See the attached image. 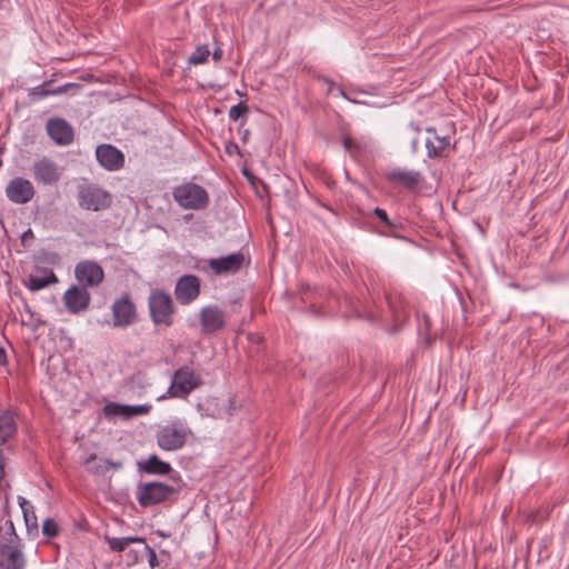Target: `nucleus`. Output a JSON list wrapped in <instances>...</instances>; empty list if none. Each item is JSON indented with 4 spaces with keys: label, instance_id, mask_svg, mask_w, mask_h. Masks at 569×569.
Here are the masks:
<instances>
[{
    "label": "nucleus",
    "instance_id": "2f4dec72",
    "mask_svg": "<svg viewBox=\"0 0 569 569\" xmlns=\"http://www.w3.org/2000/svg\"><path fill=\"white\" fill-rule=\"evenodd\" d=\"M59 527L52 518H47L42 523V533L47 538H54L58 536Z\"/></svg>",
    "mask_w": 569,
    "mask_h": 569
},
{
    "label": "nucleus",
    "instance_id": "6ab92c4d",
    "mask_svg": "<svg viewBox=\"0 0 569 569\" xmlns=\"http://www.w3.org/2000/svg\"><path fill=\"white\" fill-rule=\"evenodd\" d=\"M24 563L19 543H4L0 547V569H23Z\"/></svg>",
    "mask_w": 569,
    "mask_h": 569
},
{
    "label": "nucleus",
    "instance_id": "9d476101",
    "mask_svg": "<svg viewBox=\"0 0 569 569\" xmlns=\"http://www.w3.org/2000/svg\"><path fill=\"white\" fill-rule=\"evenodd\" d=\"M96 159L107 171H118L124 167V153L110 143H101L96 148Z\"/></svg>",
    "mask_w": 569,
    "mask_h": 569
},
{
    "label": "nucleus",
    "instance_id": "c756f323",
    "mask_svg": "<svg viewBox=\"0 0 569 569\" xmlns=\"http://www.w3.org/2000/svg\"><path fill=\"white\" fill-rule=\"evenodd\" d=\"M123 409V416L127 418L133 417V416H140L146 415L150 411L151 406L149 405H123V407H120Z\"/></svg>",
    "mask_w": 569,
    "mask_h": 569
},
{
    "label": "nucleus",
    "instance_id": "f257e3e1",
    "mask_svg": "<svg viewBox=\"0 0 569 569\" xmlns=\"http://www.w3.org/2000/svg\"><path fill=\"white\" fill-rule=\"evenodd\" d=\"M170 479L173 481V485L162 481L140 482L137 486L136 492L140 507L148 508L166 502H176L184 483L178 472L171 475Z\"/></svg>",
    "mask_w": 569,
    "mask_h": 569
},
{
    "label": "nucleus",
    "instance_id": "423d86ee",
    "mask_svg": "<svg viewBox=\"0 0 569 569\" xmlns=\"http://www.w3.org/2000/svg\"><path fill=\"white\" fill-rule=\"evenodd\" d=\"M78 203L86 210L101 211L111 206L112 197L108 191L100 187L89 184L79 189Z\"/></svg>",
    "mask_w": 569,
    "mask_h": 569
},
{
    "label": "nucleus",
    "instance_id": "bb28decb",
    "mask_svg": "<svg viewBox=\"0 0 569 569\" xmlns=\"http://www.w3.org/2000/svg\"><path fill=\"white\" fill-rule=\"evenodd\" d=\"M373 214L389 229V232L387 233L388 236H396V232L402 229V224L400 222H395L389 219L385 209L376 207Z\"/></svg>",
    "mask_w": 569,
    "mask_h": 569
},
{
    "label": "nucleus",
    "instance_id": "f3484780",
    "mask_svg": "<svg viewBox=\"0 0 569 569\" xmlns=\"http://www.w3.org/2000/svg\"><path fill=\"white\" fill-rule=\"evenodd\" d=\"M48 136L58 146H69L74 139L72 126L63 118H51L47 121Z\"/></svg>",
    "mask_w": 569,
    "mask_h": 569
},
{
    "label": "nucleus",
    "instance_id": "20e7f679",
    "mask_svg": "<svg viewBox=\"0 0 569 569\" xmlns=\"http://www.w3.org/2000/svg\"><path fill=\"white\" fill-rule=\"evenodd\" d=\"M172 197L183 209L202 210L209 204L207 190L202 186L192 182L174 187Z\"/></svg>",
    "mask_w": 569,
    "mask_h": 569
},
{
    "label": "nucleus",
    "instance_id": "412c9836",
    "mask_svg": "<svg viewBox=\"0 0 569 569\" xmlns=\"http://www.w3.org/2000/svg\"><path fill=\"white\" fill-rule=\"evenodd\" d=\"M387 180L398 182L407 190L415 191L423 180V177L420 171L393 169L387 173Z\"/></svg>",
    "mask_w": 569,
    "mask_h": 569
},
{
    "label": "nucleus",
    "instance_id": "393cba45",
    "mask_svg": "<svg viewBox=\"0 0 569 569\" xmlns=\"http://www.w3.org/2000/svg\"><path fill=\"white\" fill-rule=\"evenodd\" d=\"M342 144L346 151H348L352 157H357L361 151L366 150L369 146L367 141H362L348 136H345L342 138Z\"/></svg>",
    "mask_w": 569,
    "mask_h": 569
},
{
    "label": "nucleus",
    "instance_id": "6e6552de",
    "mask_svg": "<svg viewBox=\"0 0 569 569\" xmlns=\"http://www.w3.org/2000/svg\"><path fill=\"white\" fill-rule=\"evenodd\" d=\"M32 177L38 184L54 186L61 179V169L52 159L42 157L31 168Z\"/></svg>",
    "mask_w": 569,
    "mask_h": 569
},
{
    "label": "nucleus",
    "instance_id": "a18cd8bd",
    "mask_svg": "<svg viewBox=\"0 0 569 569\" xmlns=\"http://www.w3.org/2000/svg\"><path fill=\"white\" fill-rule=\"evenodd\" d=\"M8 363V357L4 348L0 346V367Z\"/></svg>",
    "mask_w": 569,
    "mask_h": 569
},
{
    "label": "nucleus",
    "instance_id": "a878e982",
    "mask_svg": "<svg viewBox=\"0 0 569 569\" xmlns=\"http://www.w3.org/2000/svg\"><path fill=\"white\" fill-rule=\"evenodd\" d=\"M210 53L211 52H210L208 44H200L189 56L188 63L190 66L203 64L208 61Z\"/></svg>",
    "mask_w": 569,
    "mask_h": 569
},
{
    "label": "nucleus",
    "instance_id": "c9c22d12",
    "mask_svg": "<svg viewBox=\"0 0 569 569\" xmlns=\"http://www.w3.org/2000/svg\"><path fill=\"white\" fill-rule=\"evenodd\" d=\"M119 407H123V405L113 403V402L107 403L103 407V412L106 416H118V415L123 416V409H121Z\"/></svg>",
    "mask_w": 569,
    "mask_h": 569
},
{
    "label": "nucleus",
    "instance_id": "4468645a",
    "mask_svg": "<svg viewBox=\"0 0 569 569\" xmlns=\"http://www.w3.org/2000/svg\"><path fill=\"white\" fill-rule=\"evenodd\" d=\"M385 298L393 322V331H397L409 318L408 301L401 293L397 291L386 292Z\"/></svg>",
    "mask_w": 569,
    "mask_h": 569
},
{
    "label": "nucleus",
    "instance_id": "b1692460",
    "mask_svg": "<svg viewBox=\"0 0 569 569\" xmlns=\"http://www.w3.org/2000/svg\"><path fill=\"white\" fill-rule=\"evenodd\" d=\"M104 541L108 543L109 548L113 552H122L124 551L129 545L131 543H144V538L142 537H109L104 536Z\"/></svg>",
    "mask_w": 569,
    "mask_h": 569
},
{
    "label": "nucleus",
    "instance_id": "f704fd0d",
    "mask_svg": "<svg viewBox=\"0 0 569 569\" xmlns=\"http://www.w3.org/2000/svg\"><path fill=\"white\" fill-rule=\"evenodd\" d=\"M141 553H144L142 551V548L141 549H130V550H128L127 553H126V562H127V565L128 566L136 565L139 561Z\"/></svg>",
    "mask_w": 569,
    "mask_h": 569
},
{
    "label": "nucleus",
    "instance_id": "4be33fe9",
    "mask_svg": "<svg viewBox=\"0 0 569 569\" xmlns=\"http://www.w3.org/2000/svg\"><path fill=\"white\" fill-rule=\"evenodd\" d=\"M137 468L140 472L153 476H167L172 471L171 465L161 460L157 455H151L144 460H139Z\"/></svg>",
    "mask_w": 569,
    "mask_h": 569
},
{
    "label": "nucleus",
    "instance_id": "a19ab883",
    "mask_svg": "<svg viewBox=\"0 0 569 569\" xmlns=\"http://www.w3.org/2000/svg\"><path fill=\"white\" fill-rule=\"evenodd\" d=\"M27 528H28V530H30L31 528L32 529L38 528L37 517H36L33 507H30V509H29V527H27Z\"/></svg>",
    "mask_w": 569,
    "mask_h": 569
},
{
    "label": "nucleus",
    "instance_id": "79ce46f5",
    "mask_svg": "<svg viewBox=\"0 0 569 569\" xmlns=\"http://www.w3.org/2000/svg\"><path fill=\"white\" fill-rule=\"evenodd\" d=\"M317 79L328 86L327 93H330L333 90V88L336 86L333 80H331L330 78H328L326 76H318Z\"/></svg>",
    "mask_w": 569,
    "mask_h": 569
},
{
    "label": "nucleus",
    "instance_id": "473e14b6",
    "mask_svg": "<svg viewBox=\"0 0 569 569\" xmlns=\"http://www.w3.org/2000/svg\"><path fill=\"white\" fill-rule=\"evenodd\" d=\"M140 545L142 546V551L148 557L149 566L152 569L156 568L159 565L156 551L147 543L146 540H144V543H140Z\"/></svg>",
    "mask_w": 569,
    "mask_h": 569
},
{
    "label": "nucleus",
    "instance_id": "39448f33",
    "mask_svg": "<svg viewBox=\"0 0 569 569\" xmlns=\"http://www.w3.org/2000/svg\"><path fill=\"white\" fill-rule=\"evenodd\" d=\"M188 433L189 430L184 422L181 420L171 421L157 430V445L164 451H177L186 445Z\"/></svg>",
    "mask_w": 569,
    "mask_h": 569
},
{
    "label": "nucleus",
    "instance_id": "c03bdc74",
    "mask_svg": "<svg viewBox=\"0 0 569 569\" xmlns=\"http://www.w3.org/2000/svg\"><path fill=\"white\" fill-rule=\"evenodd\" d=\"M211 54H212V59L216 62H219L222 59V57H223V50L220 47H217V48L213 49Z\"/></svg>",
    "mask_w": 569,
    "mask_h": 569
},
{
    "label": "nucleus",
    "instance_id": "f8f14e48",
    "mask_svg": "<svg viewBox=\"0 0 569 569\" xmlns=\"http://www.w3.org/2000/svg\"><path fill=\"white\" fill-rule=\"evenodd\" d=\"M199 320L201 332L204 335H213L226 328L224 312L216 305L201 308Z\"/></svg>",
    "mask_w": 569,
    "mask_h": 569
},
{
    "label": "nucleus",
    "instance_id": "58836bf2",
    "mask_svg": "<svg viewBox=\"0 0 569 569\" xmlns=\"http://www.w3.org/2000/svg\"><path fill=\"white\" fill-rule=\"evenodd\" d=\"M224 152L228 156H233L236 153H240L239 146L233 141H228L224 146Z\"/></svg>",
    "mask_w": 569,
    "mask_h": 569
},
{
    "label": "nucleus",
    "instance_id": "4c0bfd02",
    "mask_svg": "<svg viewBox=\"0 0 569 569\" xmlns=\"http://www.w3.org/2000/svg\"><path fill=\"white\" fill-rule=\"evenodd\" d=\"M34 240L33 231L28 228L22 234H21V243L22 246L27 247L30 246V243Z\"/></svg>",
    "mask_w": 569,
    "mask_h": 569
},
{
    "label": "nucleus",
    "instance_id": "ddd939ff",
    "mask_svg": "<svg viewBox=\"0 0 569 569\" xmlns=\"http://www.w3.org/2000/svg\"><path fill=\"white\" fill-rule=\"evenodd\" d=\"M244 254L241 251L232 252L220 258H210L206 263L216 276L234 274L244 263Z\"/></svg>",
    "mask_w": 569,
    "mask_h": 569
},
{
    "label": "nucleus",
    "instance_id": "a211bd4d",
    "mask_svg": "<svg viewBox=\"0 0 569 569\" xmlns=\"http://www.w3.org/2000/svg\"><path fill=\"white\" fill-rule=\"evenodd\" d=\"M426 139L427 156L430 159L446 158L450 153V137L438 134L435 128H427Z\"/></svg>",
    "mask_w": 569,
    "mask_h": 569
},
{
    "label": "nucleus",
    "instance_id": "9b49d317",
    "mask_svg": "<svg viewBox=\"0 0 569 569\" xmlns=\"http://www.w3.org/2000/svg\"><path fill=\"white\" fill-rule=\"evenodd\" d=\"M4 191L7 198L16 204H26L30 202L36 194L32 182L22 177L11 179Z\"/></svg>",
    "mask_w": 569,
    "mask_h": 569
},
{
    "label": "nucleus",
    "instance_id": "aec40b11",
    "mask_svg": "<svg viewBox=\"0 0 569 569\" xmlns=\"http://www.w3.org/2000/svg\"><path fill=\"white\" fill-rule=\"evenodd\" d=\"M78 83H66L59 87L52 86V80L29 89L28 97L32 102L40 101L49 96H58L68 92L69 89L79 88Z\"/></svg>",
    "mask_w": 569,
    "mask_h": 569
},
{
    "label": "nucleus",
    "instance_id": "c85d7f7f",
    "mask_svg": "<svg viewBox=\"0 0 569 569\" xmlns=\"http://www.w3.org/2000/svg\"><path fill=\"white\" fill-rule=\"evenodd\" d=\"M97 461V455L91 453L84 461L88 470L96 476H103L108 469H104L103 460H100L99 463H94Z\"/></svg>",
    "mask_w": 569,
    "mask_h": 569
},
{
    "label": "nucleus",
    "instance_id": "de8ad7c7",
    "mask_svg": "<svg viewBox=\"0 0 569 569\" xmlns=\"http://www.w3.org/2000/svg\"><path fill=\"white\" fill-rule=\"evenodd\" d=\"M326 184L329 187V188H332L335 186V181L331 179V178H328L326 180Z\"/></svg>",
    "mask_w": 569,
    "mask_h": 569
},
{
    "label": "nucleus",
    "instance_id": "49530a36",
    "mask_svg": "<svg viewBox=\"0 0 569 569\" xmlns=\"http://www.w3.org/2000/svg\"><path fill=\"white\" fill-rule=\"evenodd\" d=\"M24 310H26V312H27V313H29V315H30V317H32V316H33V312H32V310H31L30 306H29L27 302L24 303Z\"/></svg>",
    "mask_w": 569,
    "mask_h": 569
},
{
    "label": "nucleus",
    "instance_id": "2eb2a0df",
    "mask_svg": "<svg viewBox=\"0 0 569 569\" xmlns=\"http://www.w3.org/2000/svg\"><path fill=\"white\" fill-rule=\"evenodd\" d=\"M200 279L194 274L180 277L174 286V296L180 305H190L200 295Z\"/></svg>",
    "mask_w": 569,
    "mask_h": 569
},
{
    "label": "nucleus",
    "instance_id": "e433bc0d",
    "mask_svg": "<svg viewBox=\"0 0 569 569\" xmlns=\"http://www.w3.org/2000/svg\"><path fill=\"white\" fill-rule=\"evenodd\" d=\"M18 502H19V506L22 509V513H23V518H24V521H26V526L29 527V509L32 506L26 500V498H23L21 496L18 497Z\"/></svg>",
    "mask_w": 569,
    "mask_h": 569
},
{
    "label": "nucleus",
    "instance_id": "5701e85b",
    "mask_svg": "<svg viewBox=\"0 0 569 569\" xmlns=\"http://www.w3.org/2000/svg\"><path fill=\"white\" fill-rule=\"evenodd\" d=\"M38 272L40 274H30L26 283L30 291H39L58 282V278L51 269H41Z\"/></svg>",
    "mask_w": 569,
    "mask_h": 569
},
{
    "label": "nucleus",
    "instance_id": "09e8293b",
    "mask_svg": "<svg viewBox=\"0 0 569 569\" xmlns=\"http://www.w3.org/2000/svg\"><path fill=\"white\" fill-rule=\"evenodd\" d=\"M368 319L370 321H376L378 319V316H376L375 313L370 312L369 316H368Z\"/></svg>",
    "mask_w": 569,
    "mask_h": 569
},
{
    "label": "nucleus",
    "instance_id": "ea45409f",
    "mask_svg": "<svg viewBox=\"0 0 569 569\" xmlns=\"http://www.w3.org/2000/svg\"><path fill=\"white\" fill-rule=\"evenodd\" d=\"M103 463H104V469H108V471L110 469L119 470V469L122 468V462L121 461H112V460H109V459H104Z\"/></svg>",
    "mask_w": 569,
    "mask_h": 569
},
{
    "label": "nucleus",
    "instance_id": "72a5a7b5",
    "mask_svg": "<svg viewBox=\"0 0 569 569\" xmlns=\"http://www.w3.org/2000/svg\"><path fill=\"white\" fill-rule=\"evenodd\" d=\"M7 533L9 535L7 543H19V537L16 533L14 525L11 519L6 520L4 522Z\"/></svg>",
    "mask_w": 569,
    "mask_h": 569
},
{
    "label": "nucleus",
    "instance_id": "dca6fc26",
    "mask_svg": "<svg viewBox=\"0 0 569 569\" xmlns=\"http://www.w3.org/2000/svg\"><path fill=\"white\" fill-rule=\"evenodd\" d=\"M62 300L66 309L77 315L89 308L91 295L88 289L73 284L63 293Z\"/></svg>",
    "mask_w": 569,
    "mask_h": 569
},
{
    "label": "nucleus",
    "instance_id": "1a4fd4ad",
    "mask_svg": "<svg viewBox=\"0 0 569 569\" xmlns=\"http://www.w3.org/2000/svg\"><path fill=\"white\" fill-rule=\"evenodd\" d=\"M74 276L80 287H98L104 279L102 267L90 260L80 261L74 268Z\"/></svg>",
    "mask_w": 569,
    "mask_h": 569
},
{
    "label": "nucleus",
    "instance_id": "8fccbe9b",
    "mask_svg": "<svg viewBox=\"0 0 569 569\" xmlns=\"http://www.w3.org/2000/svg\"><path fill=\"white\" fill-rule=\"evenodd\" d=\"M339 93H340L342 97H345V98H346V93H345V91H343L342 89H339Z\"/></svg>",
    "mask_w": 569,
    "mask_h": 569
},
{
    "label": "nucleus",
    "instance_id": "7c9ffc66",
    "mask_svg": "<svg viewBox=\"0 0 569 569\" xmlns=\"http://www.w3.org/2000/svg\"><path fill=\"white\" fill-rule=\"evenodd\" d=\"M249 112V108L244 102H239L236 106H232L229 110V118L232 121H238L240 118H243Z\"/></svg>",
    "mask_w": 569,
    "mask_h": 569
},
{
    "label": "nucleus",
    "instance_id": "f03ea898",
    "mask_svg": "<svg viewBox=\"0 0 569 569\" xmlns=\"http://www.w3.org/2000/svg\"><path fill=\"white\" fill-rule=\"evenodd\" d=\"M148 311L154 326L169 328L174 322L176 306L171 295L163 289H153L148 297Z\"/></svg>",
    "mask_w": 569,
    "mask_h": 569
},
{
    "label": "nucleus",
    "instance_id": "0eeeda50",
    "mask_svg": "<svg viewBox=\"0 0 569 569\" xmlns=\"http://www.w3.org/2000/svg\"><path fill=\"white\" fill-rule=\"evenodd\" d=\"M111 312L113 328H127L138 320L137 307L129 293L113 301Z\"/></svg>",
    "mask_w": 569,
    "mask_h": 569
},
{
    "label": "nucleus",
    "instance_id": "37998d69",
    "mask_svg": "<svg viewBox=\"0 0 569 569\" xmlns=\"http://www.w3.org/2000/svg\"><path fill=\"white\" fill-rule=\"evenodd\" d=\"M420 318L422 320V325L421 326H423V331L427 335H429L430 328H431V320H430L429 316L423 313Z\"/></svg>",
    "mask_w": 569,
    "mask_h": 569
},
{
    "label": "nucleus",
    "instance_id": "cd10ccee",
    "mask_svg": "<svg viewBox=\"0 0 569 569\" xmlns=\"http://www.w3.org/2000/svg\"><path fill=\"white\" fill-rule=\"evenodd\" d=\"M420 131H421L420 127L415 122H410L405 130V134L407 136V138L410 139V148L413 153H416L419 149V137L418 136H419Z\"/></svg>",
    "mask_w": 569,
    "mask_h": 569
},
{
    "label": "nucleus",
    "instance_id": "7ed1b4c3",
    "mask_svg": "<svg viewBox=\"0 0 569 569\" xmlns=\"http://www.w3.org/2000/svg\"><path fill=\"white\" fill-rule=\"evenodd\" d=\"M203 379L199 372L194 371L190 366H182L173 371L166 395L158 399L161 400L166 397L187 399L189 395L201 387Z\"/></svg>",
    "mask_w": 569,
    "mask_h": 569
}]
</instances>
